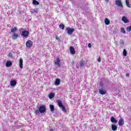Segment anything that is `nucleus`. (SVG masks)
Wrapping results in <instances>:
<instances>
[{
  "mask_svg": "<svg viewBox=\"0 0 131 131\" xmlns=\"http://www.w3.org/2000/svg\"><path fill=\"white\" fill-rule=\"evenodd\" d=\"M38 110H36L34 111L35 114L36 115H38V114H43L45 112H46V106L45 105H41L39 107L38 106Z\"/></svg>",
  "mask_w": 131,
  "mask_h": 131,
  "instance_id": "obj_1",
  "label": "nucleus"
},
{
  "mask_svg": "<svg viewBox=\"0 0 131 131\" xmlns=\"http://www.w3.org/2000/svg\"><path fill=\"white\" fill-rule=\"evenodd\" d=\"M99 93L100 94V95H106V90L104 89V87L103 86V84H102V83H100V88L99 89Z\"/></svg>",
  "mask_w": 131,
  "mask_h": 131,
  "instance_id": "obj_2",
  "label": "nucleus"
},
{
  "mask_svg": "<svg viewBox=\"0 0 131 131\" xmlns=\"http://www.w3.org/2000/svg\"><path fill=\"white\" fill-rule=\"evenodd\" d=\"M57 104L59 107H60V108L61 109L62 111H63V112H67V111L66 110V108L65 107V106L63 105V103H62V101L61 100H58Z\"/></svg>",
  "mask_w": 131,
  "mask_h": 131,
  "instance_id": "obj_3",
  "label": "nucleus"
},
{
  "mask_svg": "<svg viewBox=\"0 0 131 131\" xmlns=\"http://www.w3.org/2000/svg\"><path fill=\"white\" fill-rule=\"evenodd\" d=\"M66 30L67 31V33L68 34H69V35H71V34H72V33H73V32H74V30H75L74 29V28H71L70 27H68L66 28Z\"/></svg>",
  "mask_w": 131,
  "mask_h": 131,
  "instance_id": "obj_4",
  "label": "nucleus"
},
{
  "mask_svg": "<svg viewBox=\"0 0 131 131\" xmlns=\"http://www.w3.org/2000/svg\"><path fill=\"white\" fill-rule=\"evenodd\" d=\"M54 64L55 65H57L58 67H60V65H61V60L59 57H57L54 61Z\"/></svg>",
  "mask_w": 131,
  "mask_h": 131,
  "instance_id": "obj_5",
  "label": "nucleus"
},
{
  "mask_svg": "<svg viewBox=\"0 0 131 131\" xmlns=\"http://www.w3.org/2000/svg\"><path fill=\"white\" fill-rule=\"evenodd\" d=\"M26 47H27V48H31V47L33 46V42H32V41L30 40H28L26 42Z\"/></svg>",
  "mask_w": 131,
  "mask_h": 131,
  "instance_id": "obj_6",
  "label": "nucleus"
},
{
  "mask_svg": "<svg viewBox=\"0 0 131 131\" xmlns=\"http://www.w3.org/2000/svg\"><path fill=\"white\" fill-rule=\"evenodd\" d=\"M21 35L24 36V37H27V36L29 35V31L27 30L23 31L21 32Z\"/></svg>",
  "mask_w": 131,
  "mask_h": 131,
  "instance_id": "obj_7",
  "label": "nucleus"
},
{
  "mask_svg": "<svg viewBox=\"0 0 131 131\" xmlns=\"http://www.w3.org/2000/svg\"><path fill=\"white\" fill-rule=\"evenodd\" d=\"M118 124L119 126H122V125H124V120H123L122 118H120L118 122Z\"/></svg>",
  "mask_w": 131,
  "mask_h": 131,
  "instance_id": "obj_8",
  "label": "nucleus"
},
{
  "mask_svg": "<svg viewBox=\"0 0 131 131\" xmlns=\"http://www.w3.org/2000/svg\"><path fill=\"white\" fill-rule=\"evenodd\" d=\"M115 4L116 6H118V7H123L122 3H121V0H116Z\"/></svg>",
  "mask_w": 131,
  "mask_h": 131,
  "instance_id": "obj_9",
  "label": "nucleus"
},
{
  "mask_svg": "<svg viewBox=\"0 0 131 131\" xmlns=\"http://www.w3.org/2000/svg\"><path fill=\"white\" fill-rule=\"evenodd\" d=\"M70 51L71 54H72V55H74L76 53L75 49H74V47H70Z\"/></svg>",
  "mask_w": 131,
  "mask_h": 131,
  "instance_id": "obj_10",
  "label": "nucleus"
},
{
  "mask_svg": "<svg viewBox=\"0 0 131 131\" xmlns=\"http://www.w3.org/2000/svg\"><path fill=\"white\" fill-rule=\"evenodd\" d=\"M122 21H123V22H124V23H128V22H129L128 19H127V18H126V17H125V16L122 17Z\"/></svg>",
  "mask_w": 131,
  "mask_h": 131,
  "instance_id": "obj_11",
  "label": "nucleus"
},
{
  "mask_svg": "<svg viewBox=\"0 0 131 131\" xmlns=\"http://www.w3.org/2000/svg\"><path fill=\"white\" fill-rule=\"evenodd\" d=\"M17 84V82L15 80H12L10 81L11 86H15Z\"/></svg>",
  "mask_w": 131,
  "mask_h": 131,
  "instance_id": "obj_12",
  "label": "nucleus"
},
{
  "mask_svg": "<svg viewBox=\"0 0 131 131\" xmlns=\"http://www.w3.org/2000/svg\"><path fill=\"white\" fill-rule=\"evenodd\" d=\"M19 67L22 69L23 68V59L22 58H20L19 63Z\"/></svg>",
  "mask_w": 131,
  "mask_h": 131,
  "instance_id": "obj_13",
  "label": "nucleus"
},
{
  "mask_svg": "<svg viewBox=\"0 0 131 131\" xmlns=\"http://www.w3.org/2000/svg\"><path fill=\"white\" fill-rule=\"evenodd\" d=\"M111 121L113 123H116V122H117V120H116L114 117H112L111 118Z\"/></svg>",
  "mask_w": 131,
  "mask_h": 131,
  "instance_id": "obj_14",
  "label": "nucleus"
},
{
  "mask_svg": "<svg viewBox=\"0 0 131 131\" xmlns=\"http://www.w3.org/2000/svg\"><path fill=\"white\" fill-rule=\"evenodd\" d=\"M112 129L113 131L117 130V125L115 124L112 125Z\"/></svg>",
  "mask_w": 131,
  "mask_h": 131,
  "instance_id": "obj_15",
  "label": "nucleus"
},
{
  "mask_svg": "<svg viewBox=\"0 0 131 131\" xmlns=\"http://www.w3.org/2000/svg\"><path fill=\"white\" fill-rule=\"evenodd\" d=\"M19 35L18 34L14 33L12 35V39H16V38H18V37Z\"/></svg>",
  "mask_w": 131,
  "mask_h": 131,
  "instance_id": "obj_16",
  "label": "nucleus"
},
{
  "mask_svg": "<svg viewBox=\"0 0 131 131\" xmlns=\"http://www.w3.org/2000/svg\"><path fill=\"white\" fill-rule=\"evenodd\" d=\"M104 23L106 25H109V24H110V20L109 19L105 18L104 19Z\"/></svg>",
  "mask_w": 131,
  "mask_h": 131,
  "instance_id": "obj_17",
  "label": "nucleus"
},
{
  "mask_svg": "<svg viewBox=\"0 0 131 131\" xmlns=\"http://www.w3.org/2000/svg\"><path fill=\"white\" fill-rule=\"evenodd\" d=\"M6 67H10L12 66V62L10 61H7L6 63Z\"/></svg>",
  "mask_w": 131,
  "mask_h": 131,
  "instance_id": "obj_18",
  "label": "nucleus"
},
{
  "mask_svg": "<svg viewBox=\"0 0 131 131\" xmlns=\"http://www.w3.org/2000/svg\"><path fill=\"white\" fill-rule=\"evenodd\" d=\"M60 84V80L59 78H57L55 80V85H59Z\"/></svg>",
  "mask_w": 131,
  "mask_h": 131,
  "instance_id": "obj_19",
  "label": "nucleus"
},
{
  "mask_svg": "<svg viewBox=\"0 0 131 131\" xmlns=\"http://www.w3.org/2000/svg\"><path fill=\"white\" fill-rule=\"evenodd\" d=\"M55 97V93H51L49 95V99H53Z\"/></svg>",
  "mask_w": 131,
  "mask_h": 131,
  "instance_id": "obj_20",
  "label": "nucleus"
},
{
  "mask_svg": "<svg viewBox=\"0 0 131 131\" xmlns=\"http://www.w3.org/2000/svg\"><path fill=\"white\" fill-rule=\"evenodd\" d=\"M50 110H51V112H54V111L55 110V106H54V105L51 104L50 105Z\"/></svg>",
  "mask_w": 131,
  "mask_h": 131,
  "instance_id": "obj_21",
  "label": "nucleus"
},
{
  "mask_svg": "<svg viewBox=\"0 0 131 131\" xmlns=\"http://www.w3.org/2000/svg\"><path fill=\"white\" fill-rule=\"evenodd\" d=\"M38 12V9H32V11H31V13L32 14H34V13H35L36 14H37V13Z\"/></svg>",
  "mask_w": 131,
  "mask_h": 131,
  "instance_id": "obj_22",
  "label": "nucleus"
},
{
  "mask_svg": "<svg viewBox=\"0 0 131 131\" xmlns=\"http://www.w3.org/2000/svg\"><path fill=\"white\" fill-rule=\"evenodd\" d=\"M33 5H36L37 6L39 5V3H38L36 0H33Z\"/></svg>",
  "mask_w": 131,
  "mask_h": 131,
  "instance_id": "obj_23",
  "label": "nucleus"
},
{
  "mask_svg": "<svg viewBox=\"0 0 131 131\" xmlns=\"http://www.w3.org/2000/svg\"><path fill=\"white\" fill-rule=\"evenodd\" d=\"M17 27H14V28H11V32H16L17 31Z\"/></svg>",
  "mask_w": 131,
  "mask_h": 131,
  "instance_id": "obj_24",
  "label": "nucleus"
},
{
  "mask_svg": "<svg viewBox=\"0 0 131 131\" xmlns=\"http://www.w3.org/2000/svg\"><path fill=\"white\" fill-rule=\"evenodd\" d=\"M59 28H60V29H62V30H64L65 28V26L63 24H60L59 25Z\"/></svg>",
  "mask_w": 131,
  "mask_h": 131,
  "instance_id": "obj_25",
  "label": "nucleus"
},
{
  "mask_svg": "<svg viewBox=\"0 0 131 131\" xmlns=\"http://www.w3.org/2000/svg\"><path fill=\"white\" fill-rule=\"evenodd\" d=\"M127 54V52H126V50L123 49V56H124V57H126Z\"/></svg>",
  "mask_w": 131,
  "mask_h": 131,
  "instance_id": "obj_26",
  "label": "nucleus"
},
{
  "mask_svg": "<svg viewBox=\"0 0 131 131\" xmlns=\"http://www.w3.org/2000/svg\"><path fill=\"white\" fill-rule=\"evenodd\" d=\"M126 5L127 7H128V8H130L131 5L129 4V1H127V2H126Z\"/></svg>",
  "mask_w": 131,
  "mask_h": 131,
  "instance_id": "obj_27",
  "label": "nucleus"
},
{
  "mask_svg": "<svg viewBox=\"0 0 131 131\" xmlns=\"http://www.w3.org/2000/svg\"><path fill=\"white\" fill-rule=\"evenodd\" d=\"M80 66V67H83V66H84V61H81Z\"/></svg>",
  "mask_w": 131,
  "mask_h": 131,
  "instance_id": "obj_28",
  "label": "nucleus"
},
{
  "mask_svg": "<svg viewBox=\"0 0 131 131\" xmlns=\"http://www.w3.org/2000/svg\"><path fill=\"white\" fill-rule=\"evenodd\" d=\"M121 32H122V33H125V30H124V28H121Z\"/></svg>",
  "mask_w": 131,
  "mask_h": 131,
  "instance_id": "obj_29",
  "label": "nucleus"
},
{
  "mask_svg": "<svg viewBox=\"0 0 131 131\" xmlns=\"http://www.w3.org/2000/svg\"><path fill=\"white\" fill-rule=\"evenodd\" d=\"M127 31L130 32L131 31V26L127 27Z\"/></svg>",
  "mask_w": 131,
  "mask_h": 131,
  "instance_id": "obj_30",
  "label": "nucleus"
},
{
  "mask_svg": "<svg viewBox=\"0 0 131 131\" xmlns=\"http://www.w3.org/2000/svg\"><path fill=\"white\" fill-rule=\"evenodd\" d=\"M8 56V57L12 58V57H13V54L12 53H9Z\"/></svg>",
  "mask_w": 131,
  "mask_h": 131,
  "instance_id": "obj_31",
  "label": "nucleus"
},
{
  "mask_svg": "<svg viewBox=\"0 0 131 131\" xmlns=\"http://www.w3.org/2000/svg\"><path fill=\"white\" fill-rule=\"evenodd\" d=\"M56 39L57 40H60V38L59 37H58V36H56Z\"/></svg>",
  "mask_w": 131,
  "mask_h": 131,
  "instance_id": "obj_32",
  "label": "nucleus"
},
{
  "mask_svg": "<svg viewBox=\"0 0 131 131\" xmlns=\"http://www.w3.org/2000/svg\"><path fill=\"white\" fill-rule=\"evenodd\" d=\"M88 47H89V48H92V44H91V43H89V44H88Z\"/></svg>",
  "mask_w": 131,
  "mask_h": 131,
  "instance_id": "obj_33",
  "label": "nucleus"
},
{
  "mask_svg": "<svg viewBox=\"0 0 131 131\" xmlns=\"http://www.w3.org/2000/svg\"><path fill=\"white\" fill-rule=\"evenodd\" d=\"M98 62H101V57H99L97 59Z\"/></svg>",
  "mask_w": 131,
  "mask_h": 131,
  "instance_id": "obj_34",
  "label": "nucleus"
},
{
  "mask_svg": "<svg viewBox=\"0 0 131 131\" xmlns=\"http://www.w3.org/2000/svg\"><path fill=\"white\" fill-rule=\"evenodd\" d=\"M22 30H24V28H20L19 29V31H22Z\"/></svg>",
  "mask_w": 131,
  "mask_h": 131,
  "instance_id": "obj_35",
  "label": "nucleus"
},
{
  "mask_svg": "<svg viewBox=\"0 0 131 131\" xmlns=\"http://www.w3.org/2000/svg\"><path fill=\"white\" fill-rule=\"evenodd\" d=\"M126 76H127V77H128V76H129V74H126Z\"/></svg>",
  "mask_w": 131,
  "mask_h": 131,
  "instance_id": "obj_36",
  "label": "nucleus"
},
{
  "mask_svg": "<svg viewBox=\"0 0 131 131\" xmlns=\"http://www.w3.org/2000/svg\"><path fill=\"white\" fill-rule=\"evenodd\" d=\"M50 131H55L53 129H50Z\"/></svg>",
  "mask_w": 131,
  "mask_h": 131,
  "instance_id": "obj_37",
  "label": "nucleus"
},
{
  "mask_svg": "<svg viewBox=\"0 0 131 131\" xmlns=\"http://www.w3.org/2000/svg\"><path fill=\"white\" fill-rule=\"evenodd\" d=\"M105 2H106V3H108L109 2V0H105Z\"/></svg>",
  "mask_w": 131,
  "mask_h": 131,
  "instance_id": "obj_38",
  "label": "nucleus"
},
{
  "mask_svg": "<svg viewBox=\"0 0 131 131\" xmlns=\"http://www.w3.org/2000/svg\"><path fill=\"white\" fill-rule=\"evenodd\" d=\"M125 2H126H126H129V1H128V0H125Z\"/></svg>",
  "mask_w": 131,
  "mask_h": 131,
  "instance_id": "obj_39",
  "label": "nucleus"
}]
</instances>
